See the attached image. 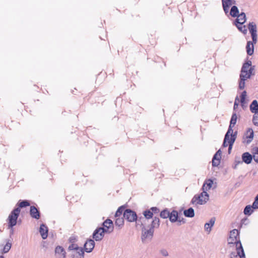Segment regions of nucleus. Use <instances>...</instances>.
<instances>
[{
    "mask_svg": "<svg viewBox=\"0 0 258 258\" xmlns=\"http://www.w3.org/2000/svg\"><path fill=\"white\" fill-rule=\"evenodd\" d=\"M170 212L167 209H165L160 212V216L163 219L169 218Z\"/></svg>",
    "mask_w": 258,
    "mask_h": 258,
    "instance_id": "7c9ffc66",
    "label": "nucleus"
},
{
    "mask_svg": "<svg viewBox=\"0 0 258 258\" xmlns=\"http://www.w3.org/2000/svg\"><path fill=\"white\" fill-rule=\"evenodd\" d=\"M178 213L176 210H172L170 213L169 219L171 222L174 223L178 220Z\"/></svg>",
    "mask_w": 258,
    "mask_h": 258,
    "instance_id": "a211bd4d",
    "label": "nucleus"
},
{
    "mask_svg": "<svg viewBox=\"0 0 258 258\" xmlns=\"http://www.w3.org/2000/svg\"><path fill=\"white\" fill-rule=\"evenodd\" d=\"M178 223V225H180L181 224H184L185 223V220L183 218H180L179 216L178 217V220L176 221Z\"/></svg>",
    "mask_w": 258,
    "mask_h": 258,
    "instance_id": "de8ad7c7",
    "label": "nucleus"
},
{
    "mask_svg": "<svg viewBox=\"0 0 258 258\" xmlns=\"http://www.w3.org/2000/svg\"><path fill=\"white\" fill-rule=\"evenodd\" d=\"M184 215L188 218H192L195 216V211L193 208H189L183 211Z\"/></svg>",
    "mask_w": 258,
    "mask_h": 258,
    "instance_id": "5701e85b",
    "label": "nucleus"
},
{
    "mask_svg": "<svg viewBox=\"0 0 258 258\" xmlns=\"http://www.w3.org/2000/svg\"><path fill=\"white\" fill-rule=\"evenodd\" d=\"M30 215L32 218L36 219H39L40 217L39 211L34 206H31L30 207Z\"/></svg>",
    "mask_w": 258,
    "mask_h": 258,
    "instance_id": "2eb2a0df",
    "label": "nucleus"
},
{
    "mask_svg": "<svg viewBox=\"0 0 258 258\" xmlns=\"http://www.w3.org/2000/svg\"><path fill=\"white\" fill-rule=\"evenodd\" d=\"M68 249L72 250L73 258H84V250L81 247L75 243H72L68 247Z\"/></svg>",
    "mask_w": 258,
    "mask_h": 258,
    "instance_id": "423d86ee",
    "label": "nucleus"
},
{
    "mask_svg": "<svg viewBox=\"0 0 258 258\" xmlns=\"http://www.w3.org/2000/svg\"><path fill=\"white\" fill-rule=\"evenodd\" d=\"M246 52L248 55H251L254 52V43L251 41H247L246 46Z\"/></svg>",
    "mask_w": 258,
    "mask_h": 258,
    "instance_id": "6ab92c4d",
    "label": "nucleus"
},
{
    "mask_svg": "<svg viewBox=\"0 0 258 258\" xmlns=\"http://www.w3.org/2000/svg\"><path fill=\"white\" fill-rule=\"evenodd\" d=\"M30 205L29 202L27 200L20 201L19 204V207L14 209L9 215L8 217V227L9 228H12L17 224V221L20 212V208H25Z\"/></svg>",
    "mask_w": 258,
    "mask_h": 258,
    "instance_id": "f03ea898",
    "label": "nucleus"
},
{
    "mask_svg": "<svg viewBox=\"0 0 258 258\" xmlns=\"http://www.w3.org/2000/svg\"><path fill=\"white\" fill-rule=\"evenodd\" d=\"M242 161H239L238 163H242V162L247 164H250L252 160V155L248 152H245L242 155Z\"/></svg>",
    "mask_w": 258,
    "mask_h": 258,
    "instance_id": "4468645a",
    "label": "nucleus"
},
{
    "mask_svg": "<svg viewBox=\"0 0 258 258\" xmlns=\"http://www.w3.org/2000/svg\"><path fill=\"white\" fill-rule=\"evenodd\" d=\"M249 79L247 77L240 76V81L239 82V88L240 90H242L245 87V81L247 79Z\"/></svg>",
    "mask_w": 258,
    "mask_h": 258,
    "instance_id": "b1692460",
    "label": "nucleus"
},
{
    "mask_svg": "<svg viewBox=\"0 0 258 258\" xmlns=\"http://www.w3.org/2000/svg\"><path fill=\"white\" fill-rule=\"evenodd\" d=\"M143 215L147 220H149L153 217V212L150 210H147L143 212Z\"/></svg>",
    "mask_w": 258,
    "mask_h": 258,
    "instance_id": "cd10ccee",
    "label": "nucleus"
},
{
    "mask_svg": "<svg viewBox=\"0 0 258 258\" xmlns=\"http://www.w3.org/2000/svg\"><path fill=\"white\" fill-rule=\"evenodd\" d=\"M239 100L238 98V97H236L235 98L234 103V106H233V109L235 110L238 106L239 105Z\"/></svg>",
    "mask_w": 258,
    "mask_h": 258,
    "instance_id": "c03bdc74",
    "label": "nucleus"
},
{
    "mask_svg": "<svg viewBox=\"0 0 258 258\" xmlns=\"http://www.w3.org/2000/svg\"><path fill=\"white\" fill-rule=\"evenodd\" d=\"M124 224V218L123 217H117L115 221V224L116 226L118 227H121Z\"/></svg>",
    "mask_w": 258,
    "mask_h": 258,
    "instance_id": "c85d7f7f",
    "label": "nucleus"
},
{
    "mask_svg": "<svg viewBox=\"0 0 258 258\" xmlns=\"http://www.w3.org/2000/svg\"><path fill=\"white\" fill-rule=\"evenodd\" d=\"M238 29L242 32L244 34H245L247 33V30L246 28V26L245 25H242L243 24H235Z\"/></svg>",
    "mask_w": 258,
    "mask_h": 258,
    "instance_id": "2f4dec72",
    "label": "nucleus"
},
{
    "mask_svg": "<svg viewBox=\"0 0 258 258\" xmlns=\"http://www.w3.org/2000/svg\"><path fill=\"white\" fill-rule=\"evenodd\" d=\"M11 246H12V244L11 243L8 242L6 245L4 246L3 249V251H2V253H7L10 249L11 247Z\"/></svg>",
    "mask_w": 258,
    "mask_h": 258,
    "instance_id": "f704fd0d",
    "label": "nucleus"
},
{
    "mask_svg": "<svg viewBox=\"0 0 258 258\" xmlns=\"http://www.w3.org/2000/svg\"><path fill=\"white\" fill-rule=\"evenodd\" d=\"M239 232L237 229H233L230 231L229 238V243H235L237 247V254L240 257H244L245 254L242 244L239 240Z\"/></svg>",
    "mask_w": 258,
    "mask_h": 258,
    "instance_id": "7ed1b4c3",
    "label": "nucleus"
},
{
    "mask_svg": "<svg viewBox=\"0 0 258 258\" xmlns=\"http://www.w3.org/2000/svg\"><path fill=\"white\" fill-rule=\"evenodd\" d=\"M150 210L151 212H153V214H157L159 212V209L157 207H152Z\"/></svg>",
    "mask_w": 258,
    "mask_h": 258,
    "instance_id": "a18cd8bd",
    "label": "nucleus"
},
{
    "mask_svg": "<svg viewBox=\"0 0 258 258\" xmlns=\"http://www.w3.org/2000/svg\"><path fill=\"white\" fill-rule=\"evenodd\" d=\"M253 138V131L251 128H248L246 134V139L245 142L247 144H249Z\"/></svg>",
    "mask_w": 258,
    "mask_h": 258,
    "instance_id": "412c9836",
    "label": "nucleus"
},
{
    "mask_svg": "<svg viewBox=\"0 0 258 258\" xmlns=\"http://www.w3.org/2000/svg\"><path fill=\"white\" fill-rule=\"evenodd\" d=\"M103 227V230H104L105 233H110L113 230V225L112 220L110 219L106 220L102 224Z\"/></svg>",
    "mask_w": 258,
    "mask_h": 258,
    "instance_id": "6e6552de",
    "label": "nucleus"
},
{
    "mask_svg": "<svg viewBox=\"0 0 258 258\" xmlns=\"http://www.w3.org/2000/svg\"><path fill=\"white\" fill-rule=\"evenodd\" d=\"M213 183V180L212 179H209L207 181L206 183V184L205 183L204 184L203 187H205L206 190L210 189L212 187Z\"/></svg>",
    "mask_w": 258,
    "mask_h": 258,
    "instance_id": "c9c22d12",
    "label": "nucleus"
},
{
    "mask_svg": "<svg viewBox=\"0 0 258 258\" xmlns=\"http://www.w3.org/2000/svg\"><path fill=\"white\" fill-rule=\"evenodd\" d=\"M237 118V117L236 113H233L231 118L230 125H231L232 126H234L236 123Z\"/></svg>",
    "mask_w": 258,
    "mask_h": 258,
    "instance_id": "72a5a7b5",
    "label": "nucleus"
},
{
    "mask_svg": "<svg viewBox=\"0 0 258 258\" xmlns=\"http://www.w3.org/2000/svg\"><path fill=\"white\" fill-rule=\"evenodd\" d=\"M233 127V126H232L231 125H229L228 131H227L224 138H226L227 139H230V136H231V137H232V136H234V137H235V135H233V131L232 130Z\"/></svg>",
    "mask_w": 258,
    "mask_h": 258,
    "instance_id": "c756f323",
    "label": "nucleus"
},
{
    "mask_svg": "<svg viewBox=\"0 0 258 258\" xmlns=\"http://www.w3.org/2000/svg\"><path fill=\"white\" fill-rule=\"evenodd\" d=\"M230 14L233 17H236L237 16L239 15V10L238 8L235 6H232L231 7Z\"/></svg>",
    "mask_w": 258,
    "mask_h": 258,
    "instance_id": "a878e982",
    "label": "nucleus"
},
{
    "mask_svg": "<svg viewBox=\"0 0 258 258\" xmlns=\"http://www.w3.org/2000/svg\"><path fill=\"white\" fill-rule=\"evenodd\" d=\"M235 19L234 24H243L246 21V15L243 12H242L239 14Z\"/></svg>",
    "mask_w": 258,
    "mask_h": 258,
    "instance_id": "dca6fc26",
    "label": "nucleus"
},
{
    "mask_svg": "<svg viewBox=\"0 0 258 258\" xmlns=\"http://www.w3.org/2000/svg\"><path fill=\"white\" fill-rule=\"evenodd\" d=\"M252 122L254 125L258 126V113L253 115Z\"/></svg>",
    "mask_w": 258,
    "mask_h": 258,
    "instance_id": "4c0bfd02",
    "label": "nucleus"
},
{
    "mask_svg": "<svg viewBox=\"0 0 258 258\" xmlns=\"http://www.w3.org/2000/svg\"><path fill=\"white\" fill-rule=\"evenodd\" d=\"M160 252L163 256H167L168 255V251L165 249L160 250Z\"/></svg>",
    "mask_w": 258,
    "mask_h": 258,
    "instance_id": "49530a36",
    "label": "nucleus"
},
{
    "mask_svg": "<svg viewBox=\"0 0 258 258\" xmlns=\"http://www.w3.org/2000/svg\"><path fill=\"white\" fill-rule=\"evenodd\" d=\"M248 28L250 34L256 33V26L253 22H250L248 24Z\"/></svg>",
    "mask_w": 258,
    "mask_h": 258,
    "instance_id": "393cba45",
    "label": "nucleus"
},
{
    "mask_svg": "<svg viewBox=\"0 0 258 258\" xmlns=\"http://www.w3.org/2000/svg\"><path fill=\"white\" fill-rule=\"evenodd\" d=\"M55 254L57 258H66V251L64 248L60 246L56 247Z\"/></svg>",
    "mask_w": 258,
    "mask_h": 258,
    "instance_id": "ddd939ff",
    "label": "nucleus"
},
{
    "mask_svg": "<svg viewBox=\"0 0 258 258\" xmlns=\"http://www.w3.org/2000/svg\"><path fill=\"white\" fill-rule=\"evenodd\" d=\"M252 208L253 209H258V198L255 197L254 201L252 205Z\"/></svg>",
    "mask_w": 258,
    "mask_h": 258,
    "instance_id": "58836bf2",
    "label": "nucleus"
},
{
    "mask_svg": "<svg viewBox=\"0 0 258 258\" xmlns=\"http://www.w3.org/2000/svg\"><path fill=\"white\" fill-rule=\"evenodd\" d=\"M250 110L254 114L258 113V103L256 100H254L251 102L249 106Z\"/></svg>",
    "mask_w": 258,
    "mask_h": 258,
    "instance_id": "aec40b11",
    "label": "nucleus"
},
{
    "mask_svg": "<svg viewBox=\"0 0 258 258\" xmlns=\"http://www.w3.org/2000/svg\"><path fill=\"white\" fill-rule=\"evenodd\" d=\"M160 226V219L155 217L151 222L149 229H147L144 226L142 228L141 240L143 243L151 241L153 238L154 228H158Z\"/></svg>",
    "mask_w": 258,
    "mask_h": 258,
    "instance_id": "f257e3e1",
    "label": "nucleus"
},
{
    "mask_svg": "<svg viewBox=\"0 0 258 258\" xmlns=\"http://www.w3.org/2000/svg\"><path fill=\"white\" fill-rule=\"evenodd\" d=\"M39 232L43 239H46L48 236V228L44 224L40 225Z\"/></svg>",
    "mask_w": 258,
    "mask_h": 258,
    "instance_id": "f3484780",
    "label": "nucleus"
},
{
    "mask_svg": "<svg viewBox=\"0 0 258 258\" xmlns=\"http://www.w3.org/2000/svg\"><path fill=\"white\" fill-rule=\"evenodd\" d=\"M258 198V194L256 196Z\"/></svg>",
    "mask_w": 258,
    "mask_h": 258,
    "instance_id": "3c124183",
    "label": "nucleus"
},
{
    "mask_svg": "<svg viewBox=\"0 0 258 258\" xmlns=\"http://www.w3.org/2000/svg\"><path fill=\"white\" fill-rule=\"evenodd\" d=\"M231 5H229L228 4H226L225 3L223 2V4H222V6L223 8V10L225 13H227L228 12V9L230 6Z\"/></svg>",
    "mask_w": 258,
    "mask_h": 258,
    "instance_id": "a19ab883",
    "label": "nucleus"
},
{
    "mask_svg": "<svg viewBox=\"0 0 258 258\" xmlns=\"http://www.w3.org/2000/svg\"><path fill=\"white\" fill-rule=\"evenodd\" d=\"M222 152L219 149L214 155L212 159V165L213 166H218L220 164V161L221 158Z\"/></svg>",
    "mask_w": 258,
    "mask_h": 258,
    "instance_id": "9b49d317",
    "label": "nucleus"
},
{
    "mask_svg": "<svg viewBox=\"0 0 258 258\" xmlns=\"http://www.w3.org/2000/svg\"><path fill=\"white\" fill-rule=\"evenodd\" d=\"M123 218L130 222H133L138 220L136 213L130 209H125L124 211Z\"/></svg>",
    "mask_w": 258,
    "mask_h": 258,
    "instance_id": "0eeeda50",
    "label": "nucleus"
},
{
    "mask_svg": "<svg viewBox=\"0 0 258 258\" xmlns=\"http://www.w3.org/2000/svg\"><path fill=\"white\" fill-rule=\"evenodd\" d=\"M215 222V218L213 217L211 218L209 223H206L205 224L204 227L206 231L210 232L211 230V228L214 225Z\"/></svg>",
    "mask_w": 258,
    "mask_h": 258,
    "instance_id": "4be33fe9",
    "label": "nucleus"
},
{
    "mask_svg": "<svg viewBox=\"0 0 258 258\" xmlns=\"http://www.w3.org/2000/svg\"><path fill=\"white\" fill-rule=\"evenodd\" d=\"M0 258H4V256L3 255H0Z\"/></svg>",
    "mask_w": 258,
    "mask_h": 258,
    "instance_id": "8fccbe9b",
    "label": "nucleus"
},
{
    "mask_svg": "<svg viewBox=\"0 0 258 258\" xmlns=\"http://www.w3.org/2000/svg\"><path fill=\"white\" fill-rule=\"evenodd\" d=\"M124 206H122L121 207H120L116 211V213H115V218H117V217H121L120 216H121L122 213L124 212Z\"/></svg>",
    "mask_w": 258,
    "mask_h": 258,
    "instance_id": "473e14b6",
    "label": "nucleus"
},
{
    "mask_svg": "<svg viewBox=\"0 0 258 258\" xmlns=\"http://www.w3.org/2000/svg\"><path fill=\"white\" fill-rule=\"evenodd\" d=\"M246 96V92L245 91H243L240 95V102H241L242 105L245 102Z\"/></svg>",
    "mask_w": 258,
    "mask_h": 258,
    "instance_id": "e433bc0d",
    "label": "nucleus"
},
{
    "mask_svg": "<svg viewBox=\"0 0 258 258\" xmlns=\"http://www.w3.org/2000/svg\"><path fill=\"white\" fill-rule=\"evenodd\" d=\"M95 246V242L94 240L89 239H88L84 244L85 250L87 252H91L94 249Z\"/></svg>",
    "mask_w": 258,
    "mask_h": 258,
    "instance_id": "9d476101",
    "label": "nucleus"
},
{
    "mask_svg": "<svg viewBox=\"0 0 258 258\" xmlns=\"http://www.w3.org/2000/svg\"><path fill=\"white\" fill-rule=\"evenodd\" d=\"M253 212V209L252 208V206L247 205L246 206L243 211V213L245 215L249 216Z\"/></svg>",
    "mask_w": 258,
    "mask_h": 258,
    "instance_id": "bb28decb",
    "label": "nucleus"
},
{
    "mask_svg": "<svg viewBox=\"0 0 258 258\" xmlns=\"http://www.w3.org/2000/svg\"><path fill=\"white\" fill-rule=\"evenodd\" d=\"M251 34V38H252V42L254 44H255L257 42V33H252V34Z\"/></svg>",
    "mask_w": 258,
    "mask_h": 258,
    "instance_id": "ea45409f",
    "label": "nucleus"
},
{
    "mask_svg": "<svg viewBox=\"0 0 258 258\" xmlns=\"http://www.w3.org/2000/svg\"><path fill=\"white\" fill-rule=\"evenodd\" d=\"M255 154L253 155L254 160L258 163V148H256L255 150Z\"/></svg>",
    "mask_w": 258,
    "mask_h": 258,
    "instance_id": "37998d69",
    "label": "nucleus"
},
{
    "mask_svg": "<svg viewBox=\"0 0 258 258\" xmlns=\"http://www.w3.org/2000/svg\"><path fill=\"white\" fill-rule=\"evenodd\" d=\"M104 233V230L102 227L97 228L93 233V238L96 241H100L103 238Z\"/></svg>",
    "mask_w": 258,
    "mask_h": 258,
    "instance_id": "1a4fd4ad",
    "label": "nucleus"
},
{
    "mask_svg": "<svg viewBox=\"0 0 258 258\" xmlns=\"http://www.w3.org/2000/svg\"><path fill=\"white\" fill-rule=\"evenodd\" d=\"M209 200V195L206 191L197 194L192 198L191 203L193 205H204Z\"/></svg>",
    "mask_w": 258,
    "mask_h": 258,
    "instance_id": "39448f33",
    "label": "nucleus"
},
{
    "mask_svg": "<svg viewBox=\"0 0 258 258\" xmlns=\"http://www.w3.org/2000/svg\"><path fill=\"white\" fill-rule=\"evenodd\" d=\"M254 70V66L251 65L250 60H248L243 64L240 76L247 77V78H250L251 75H254V73H253Z\"/></svg>",
    "mask_w": 258,
    "mask_h": 258,
    "instance_id": "20e7f679",
    "label": "nucleus"
},
{
    "mask_svg": "<svg viewBox=\"0 0 258 258\" xmlns=\"http://www.w3.org/2000/svg\"><path fill=\"white\" fill-rule=\"evenodd\" d=\"M74 238H73L72 237H71V238H70V242H74Z\"/></svg>",
    "mask_w": 258,
    "mask_h": 258,
    "instance_id": "09e8293b",
    "label": "nucleus"
},
{
    "mask_svg": "<svg viewBox=\"0 0 258 258\" xmlns=\"http://www.w3.org/2000/svg\"><path fill=\"white\" fill-rule=\"evenodd\" d=\"M223 2L229 5H232L233 4H235V1L234 0H222V4H223Z\"/></svg>",
    "mask_w": 258,
    "mask_h": 258,
    "instance_id": "79ce46f5",
    "label": "nucleus"
},
{
    "mask_svg": "<svg viewBox=\"0 0 258 258\" xmlns=\"http://www.w3.org/2000/svg\"><path fill=\"white\" fill-rule=\"evenodd\" d=\"M236 137L234 136H232L230 139H227L226 138H224V142L223 143V146L224 147H226L229 145V152L232 149V145L235 140Z\"/></svg>",
    "mask_w": 258,
    "mask_h": 258,
    "instance_id": "f8f14e48",
    "label": "nucleus"
}]
</instances>
